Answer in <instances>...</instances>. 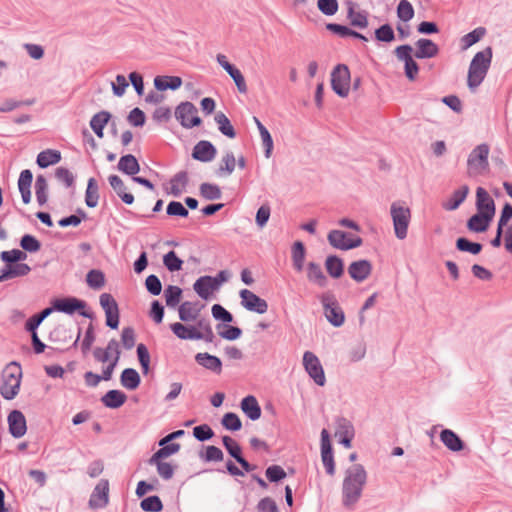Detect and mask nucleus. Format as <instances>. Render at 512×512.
<instances>
[{"instance_id":"nucleus-1","label":"nucleus","mask_w":512,"mask_h":512,"mask_svg":"<svg viewBox=\"0 0 512 512\" xmlns=\"http://www.w3.org/2000/svg\"><path fill=\"white\" fill-rule=\"evenodd\" d=\"M366 481L367 473L362 465L354 464L346 470L342 488L345 506H351L360 499Z\"/></svg>"},{"instance_id":"nucleus-2","label":"nucleus","mask_w":512,"mask_h":512,"mask_svg":"<svg viewBox=\"0 0 512 512\" xmlns=\"http://www.w3.org/2000/svg\"><path fill=\"white\" fill-rule=\"evenodd\" d=\"M491 58V48H487L475 54L468 70L467 84L470 89L474 90L482 83L488 72Z\"/></svg>"},{"instance_id":"nucleus-3","label":"nucleus","mask_w":512,"mask_h":512,"mask_svg":"<svg viewBox=\"0 0 512 512\" xmlns=\"http://www.w3.org/2000/svg\"><path fill=\"white\" fill-rule=\"evenodd\" d=\"M120 354L119 344L115 339H111L105 349L99 347L94 349L93 356L97 362H108V365L103 369V380L109 381L112 378L114 369L120 359Z\"/></svg>"},{"instance_id":"nucleus-4","label":"nucleus","mask_w":512,"mask_h":512,"mask_svg":"<svg viewBox=\"0 0 512 512\" xmlns=\"http://www.w3.org/2000/svg\"><path fill=\"white\" fill-rule=\"evenodd\" d=\"M22 371L19 364L12 362L2 372L0 393L6 400L14 399L19 393Z\"/></svg>"},{"instance_id":"nucleus-5","label":"nucleus","mask_w":512,"mask_h":512,"mask_svg":"<svg viewBox=\"0 0 512 512\" xmlns=\"http://www.w3.org/2000/svg\"><path fill=\"white\" fill-rule=\"evenodd\" d=\"M170 328L178 338L183 340H199L203 339L206 335H212V329L205 320H200L197 326H185L182 323L176 322L171 324Z\"/></svg>"},{"instance_id":"nucleus-6","label":"nucleus","mask_w":512,"mask_h":512,"mask_svg":"<svg viewBox=\"0 0 512 512\" xmlns=\"http://www.w3.org/2000/svg\"><path fill=\"white\" fill-rule=\"evenodd\" d=\"M489 147L486 144L478 145L469 155L467 172L469 176H477L488 170Z\"/></svg>"},{"instance_id":"nucleus-7","label":"nucleus","mask_w":512,"mask_h":512,"mask_svg":"<svg viewBox=\"0 0 512 512\" xmlns=\"http://www.w3.org/2000/svg\"><path fill=\"white\" fill-rule=\"evenodd\" d=\"M395 234L399 239L407 235V228L410 221V210L402 203H393L391 206Z\"/></svg>"},{"instance_id":"nucleus-8","label":"nucleus","mask_w":512,"mask_h":512,"mask_svg":"<svg viewBox=\"0 0 512 512\" xmlns=\"http://www.w3.org/2000/svg\"><path fill=\"white\" fill-rule=\"evenodd\" d=\"M331 86L340 97H347L350 91V72L347 66L338 65L331 74Z\"/></svg>"},{"instance_id":"nucleus-9","label":"nucleus","mask_w":512,"mask_h":512,"mask_svg":"<svg viewBox=\"0 0 512 512\" xmlns=\"http://www.w3.org/2000/svg\"><path fill=\"white\" fill-rule=\"evenodd\" d=\"M321 302L324 307V314L326 319L335 327L343 325L345 316L333 295L328 293L323 294L321 297Z\"/></svg>"},{"instance_id":"nucleus-10","label":"nucleus","mask_w":512,"mask_h":512,"mask_svg":"<svg viewBox=\"0 0 512 512\" xmlns=\"http://www.w3.org/2000/svg\"><path fill=\"white\" fill-rule=\"evenodd\" d=\"M175 117L186 128L201 124V119L197 115V108L191 102H183L178 105L175 110Z\"/></svg>"},{"instance_id":"nucleus-11","label":"nucleus","mask_w":512,"mask_h":512,"mask_svg":"<svg viewBox=\"0 0 512 512\" xmlns=\"http://www.w3.org/2000/svg\"><path fill=\"white\" fill-rule=\"evenodd\" d=\"M303 365L309 376L319 386H323L326 382L324 370L318 357L310 351H306L303 355Z\"/></svg>"},{"instance_id":"nucleus-12","label":"nucleus","mask_w":512,"mask_h":512,"mask_svg":"<svg viewBox=\"0 0 512 512\" xmlns=\"http://www.w3.org/2000/svg\"><path fill=\"white\" fill-rule=\"evenodd\" d=\"M396 59L404 64L405 75L411 81L414 80L416 72V62L413 59V48L410 45H400L395 48Z\"/></svg>"},{"instance_id":"nucleus-13","label":"nucleus","mask_w":512,"mask_h":512,"mask_svg":"<svg viewBox=\"0 0 512 512\" xmlns=\"http://www.w3.org/2000/svg\"><path fill=\"white\" fill-rule=\"evenodd\" d=\"M328 241L333 247L341 250H349L362 244L360 237H350L341 230H332L328 234Z\"/></svg>"},{"instance_id":"nucleus-14","label":"nucleus","mask_w":512,"mask_h":512,"mask_svg":"<svg viewBox=\"0 0 512 512\" xmlns=\"http://www.w3.org/2000/svg\"><path fill=\"white\" fill-rule=\"evenodd\" d=\"M321 460L330 476L335 474V461L332 452V446L329 439V433L326 429L321 432Z\"/></svg>"},{"instance_id":"nucleus-15","label":"nucleus","mask_w":512,"mask_h":512,"mask_svg":"<svg viewBox=\"0 0 512 512\" xmlns=\"http://www.w3.org/2000/svg\"><path fill=\"white\" fill-rule=\"evenodd\" d=\"M109 502V482L106 479H102L95 486L90 499L89 507L92 509L104 508Z\"/></svg>"},{"instance_id":"nucleus-16","label":"nucleus","mask_w":512,"mask_h":512,"mask_svg":"<svg viewBox=\"0 0 512 512\" xmlns=\"http://www.w3.org/2000/svg\"><path fill=\"white\" fill-rule=\"evenodd\" d=\"M241 303L249 311L263 314L268 309L267 302L250 290L243 289L240 292Z\"/></svg>"},{"instance_id":"nucleus-17","label":"nucleus","mask_w":512,"mask_h":512,"mask_svg":"<svg viewBox=\"0 0 512 512\" xmlns=\"http://www.w3.org/2000/svg\"><path fill=\"white\" fill-rule=\"evenodd\" d=\"M8 425L11 435L15 438H21L27 431V423L24 414L19 410H13L8 415Z\"/></svg>"},{"instance_id":"nucleus-18","label":"nucleus","mask_w":512,"mask_h":512,"mask_svg":"<svg viewBox=\"0 0 512 512\" xmlns=\"http://www.w3.org/2000/svg\"><path fill=\"white\" fill-rule=\"evenodd\" d=\"M220 285L218 278L211 276H202L196 280L193 287L195 292L203 299H208L214 290Z\"/></svg>"},{"instance_id":"nucleus-19","label":"nucleus","mask_w":512,"mask_h":512,"mask_svg":"<svg viewBox=\"0 0 512 512\" xmlns=\"http://www.w3.org/2000/svg\"><path fill=\"white\" fill-rule=\"evenodd\" d=\"M372 272V264L368 260L352 262L348 267L350 277L356 282H363Z\"/></svg>"},{"instance_id":"nucleus-20","label":"nucleus","mask_w":512,"mask_h":512,"mask_svg":"<svg viewBox=\"0 0 512 512\" xmlns=\"http://www.w3.org/2000/svg\"><path fill=\"white\" fill-rule=\"evenodd\" d=\"M476 205H477L478 213L485 214L487 216H492V217L494 216V214H495L494 201L490 197L488 192L482 187L477 188Z\"/></svg>"},{"instance_id":"nucleus-21","label":"nucleus","mask_w":512,"mask_h":512,"mask_svg":"<svg viewBox=\"0 0 512 512\" xmlns=\"http://www.w3.org/2000/svg\"><path fill=\"white\" fill-rule=\"evenodd\" d=\"M216 152V148L212 145V143L203 140L195 145L192 156L196 160L202 162H210L215 158Z\"/></svg>"},{"instance_id":"nucleus-22","label":"nucleus","mask_w":512,"mask_h":512,"mask_svg":"<svg viewBox=\"0 0 512 512\" xmlns=\"http://www.w3.org/2000/svg\"><path fill=\"white\" fill-rule=\"evenodd\" d=\"M84 307L85 303L83 301L72 297L56 299L53 302L54 310L67 314H73Z\"/></svg>"},{"instance_id":"nucleus-23","label":"nucleus","mask_w":512,"mask_h":512,"mask_svg":"<svg viewBox=\"0 0 512 512\" xmlns=\"http://www.w3.org/2000/svg\"><path fill=\"white\" fill-rule=\"evenodd\" d=\"M31 268L25 263L7 264L0 273V282L25 276L30 272Z\"/></svg>"},{"instance_id":"nucleus-24","label":"nucleus","mask_w":512,"mask_h":512,"mask_svg":"<svg viewBox=\"0 0 512 512\" xmlns=\"http://www.w3.org/2000/svg\"><path fill=\"white\" fill-rule=\"evenodd\" d=\"M222 441L226 450L233 458H235V460L241 465V467L246 472L251 471L252 469L250 464L241 456V447L239 446V444L229 436H224Z\"/></svg>"},{"instance_id":"nucleus-25","label":"nucleus","mask_w":512,"mask_h":512,"mask_svg":"<svg viewBox=\"0 0 512 512\" xmlns=\"http://www.w3.org/2000/svg\"><path fill=\"white\" fill-rule=\"evenodd\" d=\"M468 193L469 187L467 185L461 186L443 201V208L447 211L456 210L464 202Z\"/></svg>"},{"instance_id":"nucleus-26","label":"nucleus","mask_w":512,"mask_h":512,"mask_svg":"<svg viewBox=\"0 0 512 512\" xmlns=\"http://www.w3.org/2000/svg\"><path fill=\"white\" fill-rule=\"evenodd\" d=\"M195 360L199 365L217 374H220L222 371V362L218 357L214 355L209 353H198L195 356Z\"/></svg>"},{"instance_id":"nucleus-27","label":"nucleus","mask_w":512,"mask_h":512,"mask_svg":"<svg viewBox=\"0 0 512 512\" xmlns=\"http://www.w3.org/2000/svg\"><path fill=\"white\" fill-rule=\"evenodd\" d=\"M241 409L242 411L251 419L258 420L261 416V408L257 399L252 396H246L241 401Z\"/></svg>"},{"instance_id":"nucleus-28","label":"nucleus","mask_w":512,"mask_h":512,"mask_svg":"<svg viewBox=\"0 0 512 512\" xmlns=\"http://www.w3.org/2000/svg\"><path fill=\"white\" fill-rule=\"evenodd\" d=\"M188 183V175L186 172L177 173L169 182V186L166 188L169 194L173 196L181 195L185 190Z\"/></svg>"},{"instance_id":"nucleus-29","label":"nucleus","mask_w":512,"mask_h":512,"mask_svg":"<svg viewBox=\"0 0 512 512\" xmlns=\"http://www.w3.org/2000/svg\"><path fill=\"white\" fill-rule=\"evenodd\" d=\"M32 179H33L32 172L28 169L23 170L20 173V176L18 179L19 191L21 193L22 200L25 204L30 203V200H31L30 186L32 183Z\"/></svg>"},{"instance_id":"nucleus-30","label":"nucleus","mask_w":512,"mask_h":512,"mask_svg":"<svg viewBox=\"0 0 512 512\" xmlns=\"http://www.w3.org/2000/svg\"><path fill=\"white\" fill-rule=\"evenodd\" d=\"M201 307L197 303L186 301L179 306L180 320L184 322L194 321L200 314Z\"/></svg>"},{"instance_id":"nucleus-31","label":"nucleus","mask_w":512,"mask_h":512,"mask_svg":"<svg viewBox=\"0 0 512 512\" xmlns=\"http://www.w3.org/2000/svg\"><path fill=\"white\" fill-rule=\"evenodd\" d=\"M109 183L124 203L130 205L134 202L133 195L126 192V186L119 176L111 175L109 177Z\"/></svg>"},{"instance_id":"nucleus-32","label":"nucleus","mask_w":512,"mask_h":512,"mask_svg":"<svg viewBox=\"0 0 512 512\" xmlns=\"http://www.w3.org/2000/svg\"><path fill=\"white\" fill-rule=\"evenodd\" d=\"M307 278L310 282L320 286L325 287L327 283V278L324 275L322 268L319 264L314 262H310L306 268Z\"/></svg>"},{"instance_id":"nucleus-33","label":"nucleus","mask_w":512,"mask_h":512,"mask_svg":"<svg viewBox=\"0 0 512 512\" xmlns=\"http://www.w3.org/2000/svg\"><path fill=\"white\" fill-rule=\"evenodd\" d=\"M154 85L160 91L176 90L181 87L182 79L178 76H157L154 79Z\"/></svg>"},{"instance_id":"nucleus-34","label":"nucleus","mask_w":512,"mask_h":512,"mask_svg":"<svg viewBox=\"0 0 512 512\" xmlns=\"http://www.w3.org/2000/svg\"><path fill=\"white\" fill-rule=\"evenodd\" d=\"M118 169L127 175L134 176L140 171V165L135 156L128 154L120 158Z\"/></svg>"},{"instance_id":"nucleus-35","label":"nucleus","mask_w":512,"mask_h":512,"mask_svg":"<svg viewBox=\"0 0 512 512\" xmlns=\"http://www.w3.org/2000/svg\"><path fill=\"white\" fill-rule=\"evenodd\" d=\"M443 444L451 451L457 452L463 449V442L452 430L445 429L440 434Z\"/></svg>"},{"instance_id":"nucleus-36","label":"nucleus","mask_w":512,"mask_h":512,"mask_svg":"<svg viewBox=\"0 0 512 512\" xmlns=\"http://www.w3.org/2000/svg\"><path fill=\"white\" fill-rule=\"evenodd\" d=\"M110 117L111 115L107 111H101L92 117L90 121V127L99 138H103V130L110 120Z\"/></svg>"},{"instance_id":"nucleus-37","label":"nucleus","mask_w":512,"mask_h":512,"mask_svg":"<svg viewBox=\"0 0 512 512\" xmlns=\"http://www.w3.org/2000/svg\"><path fill=\"white\" fill-rule=\"evenodd\" d=\"M126 399L127 397L122 391L110 390L102 397L101 400L106 407L115 409L122 406Z\"/></svg>"},{"instance_id":"nucleus-38","label":"nucleus","mask_w":512,"mask_h":512,"mask_svg":"<svg viewBox=\"0 0 512 512\" xmlns=\"http://www.w3.org/2000/svg\"><path fill=\"white\" fill-rule=\"evenodd\" d=\"M214 120L218 125L219 131L226 137L233 139L236 137V132L230 120L223 112L216 113Z\"/></svg>"},{"instance_id":"nucleus-39","label":"nucleus","mask_w":512,"mask_h":512,"mask_svg":"<svg viewBox=\"0 0 512 512\" xmlns=\"http://www.w3.org/2000/svg\"><path fill=\"white\" fill-rule=\"evenodd\" d=\"M236 167V158L232 152H226L219 163L217 170L218 176H228L232 174Z\"/></svg>"},{"instance_id":"nucleus-40","label":"nucleus","mask_w":512,"mask_h":512,"mask_svg":"<svg viewBox=\"0 0 512 512\" xmlns=\"http://www.w3.org/2000/svg\"><path fill=\"white\" fill-rule=\"evenodd\" d=\"M121 384L128 390H135L140 384V376L135 369L127 368L121 374Z\"/></svg>"},{"instance_id":"nucleus-41","label":"nucleus","mask_w":512,"mask_h":512,"mask_svg":"<svg viewBox=\"0 0 512 512\" xmlns=\"http://www.w3.org/2000/svg\"><path fill=\"white\" fill-rule=\"evenodd\" d=\"M492 218V216L477 213L469 219L468 228L475 232H484L487 230Z\"/></svg>"},{"instance_id":"nucleus-42","label":"nucleus","mask_w":512,"mask_h":512,"mask_svg":"<svg viewBox=\"0 0 512 512\" xmlns=\"http://www.w3.org/2000/svg\"><path fill=\"white\" fill-rule=\"evenodd\" d=\"M438 46L431 40L418 39V58H431L438 54Z\"/></svg>"},{"instance_id":"nucleus-43","label":"nucleus","mask_w":512,"mask_h":512,"mask_svg":"<svg viewBox=\"0 0 512 512\" xmlns=\"http://www.w3.org/2000/svg\"><path fill=\"white\" fill-rule=\"evenodd\" d=\"M60 159H61V154L59 151L48 149V150L42 151L38 154L37 164L41 168H46L49 165L58 163L60 161Z\"/></svg>"},{"instance_id":"nucleus-44","label":"nucleus","mask_w":512,"mask_h":512,"mask_svg":"<svg viewBox=\"0 0 512 512\" xmlns=\"http://www.w3.org/2000/svg\"><path fill=\"white\" fill-rule=\"evenodd\" d=\"M99 192L98 184L94 178H90L87 183V189L85 193L86 205L90 208H94L98 205Z\"/></svg>"},{"instance_id":"nucleus-45","label":"nucleus","mask_w":512,"mask_h":512,"mask_svg":"<svg viewBox=\"0 0 512 512\" xmlns=\"http://www.w3.org/2000/svg\"><path fill=\"white\" fill-rule=\"evenodd\" d=\"M292 261L294 268L301 272L305 261V247L300 241L295 242L292 247Z\"/></svg>"},{"instance_id":"nucleus-46","label":"nucleus","mask_w":512,"mask_h":512,"mask_svg":"<svg viewBox=\"0 0 512 512\" xmlns=\"http://www.w3.org/2000/svg\"><path fill=\"white\" fill-rule=\"evenodd\" d=\"M165 459H157L156 461H152V457L149 459L150 465H155L157 468L158 474L165 480H169L174 475V466L164 461Z\"/></svg>"},{"instance_id":"nucleus-47","label":"nucleus","mask_w":512,"mask_h":512,"mask_svg":"<svg viewBox=\"0 0 512 512\" xmlns=\"http://www.w3.org/2000/svg\"><path fill=\"white\" fill-rule=\"evenodd\" d=\"M48 184L43 175H39L35 182V193L39 205H44L48 200Z\"/></svg>"},{"instance_id":"nucleus-48","label":"nucleus","mask_w":512,"mask_h":512,"mask_svg":"<svg viewBox=\"0 0 512 512\" xmlns=\"http://www.w3.org/2000/svg\"><path fill=\"white\" fill-rule=\"evenodd\" d=\"M325 267L330 276L339 278L343 274V262L336 256H329L326 259Z\"/></svg>"},{"instance_id":"nucleus-49","label":"nucleus","mask_w":512,"mask_h":512,"mask_svg":"<svg viewBox=\"0 0 512 512\" xmlns=\"http://www.w3.org/2000/svg\"><path fill=\"white\" fill-rule=\"evenodd\" d=\"M339 427L342 431L337 432L336 435H340V443H342L346 448H350L353 438V428L351 424L348 421L341 419L339 420Z\"/></svg>"},{"instance_id":"nucleus-50","label":"nucleus","mask_w":512,"mask_h":512,"mask_svg":"<svg viewBox=\"0 0 512 512\" xmlns=\"http://www.w3.org/2000/svg\"><path fill=\"white\" fill-rule=\"evenodd\" d=\"M182 290L178 286L169 285L165 291V301L167 306L175 307L179 304L181 299Z\"/></svg>"},{"instance_id":"nucleus-51","label":"nucleus","mask_w":512,"mask_h":512,"mask_svg":"<svg viewBox=\"0 0 512 512\" xmlns=\"http://www.w3.org/2000/svg\"><path fill=\"white\" fill-rule=\"evenodd\" d=\"M485 32V28L478 27L472 32L464 35L461 39L463 49H467L477 43L484 36Z\"/></svg>"},{"instance_id":"nucleus-52","label":"nucleus","mask_w":512,"mask_h":512,"mask_svg":"<svg viewBox=\"0 0 512 512\" xmlns=\"http://www.w3.org/2000/svg\"><path fill=\"white\" fill-rule=\"evenodd\" d=\"M200 194L207 200H216L221 197V190L215 184L203 183L200 186Z\"/></svg>"},{"instance_id":"nucleus-53","label":"nucleus","mask_w":512,"mask_h":512,"mask_svg":"<svg viewBox=\"0 0 512 512\" xmlns=\"http://www.w3.org/2000/svg\"><path fill=\"white\" fill-rule=\"evenodd\" d=\"M0 258L7 264H14L18 263L19 261L25 260L27 258V255L25 252L19 249H13L9 251H3L0 254Z\"/></svg>"},{"instance_id":"nucleus-54","label":"nucleus","mask_w":512,"mask_h":512,"mask_svg":"<svg viewBox=\"0 0 512 512\" xmlns=\"http://www.w3.org/2000/svg\"><path fill=\"white\" fill-rule=\"evenodd\" d=\"M163 263L169 271L175 272L182 268L183 261L174 251H170L164 255Z\"/></svg>"},{"instance_id":"nucleus-55","label":"nucleus","mask_w":512,"mask_h":512,"mask_svg":"<svg viewBox=\"0 0 512 512\" xmlns=\"http://www.w3.org/2000/svg\"><path fill=\"white\" fill-rule=\"evenodd\" d=\"M87 284L94 289H100L105 284L104 274L99 270H91L87 274Z\"/></svg>"},{"instance_id":"nucleus-56","label":"nucleus","mask_w":512,"mask_h":512,"mask_svg":"<svg viewBox=\"0 0 512 512\" xmlns=\"http://www.w3.org/2000/svg\"><path fill=\"white\" fill-rule=\"evenodd\" d=\"M222 425L231 431L240 430L242 427V423L237 414L229 412L226 413L222 418Z\"/></svg>"},{"instance_id":"nucleus-57","label":"nucleus","mask_w":512,"mask_h":512,"mask_svg":"<svg viewBox=\"0 0 512 512\" xmlns=\"http://www.w3.org/2000/svg\"><path fill=\"white\" fill-rule=\"evenodd\" d=\"M141 508L144 511L159 512L162 510L163 505L158 496H150L141 501Z\"/></svg>"},{"instance_id":"nucleus-58","label":"nucleus","mask_w":512,"mask_h":512,"mask_svg":"<svg viewBox=\"0 0 512 512\" xmlns=\"http://www.w3.org/2000/svg\"><path fill=\"white\" fill-rule=\"evenodd\" d=\"M180 450V444L171 443L162 448H160L157 452L152 455V461H156L157 459H166L173 454H176Z\"/></svg>"},{"instance_id":"nucleus-59","label":"nucleus","mask_w":512,"mask_h":512,"mask_svg":"<svg viewBox=\"0 0 512 512\" xmlns=\"http://www.w3.org/2000/svg\"><path fill=\"white\" fill-rule=\"evenodd\" d=\"M348 17L353 26L365 28L368 25V20L365 14L355 11L352 6L349 7Z\"/></svg>"},{"instance_id":"nucleus-60","label":"nucleus","mask_w":512,"mask_h":512,"mask_svg":"<svg viewBox=\"0 0 512 512\" xmlns=\"http://www.w3.org/2000/svg\"><path fill=\"white\" fill-rule=\"evenodd\" d=\"M456 246L460 251L469 252L474 255L480 253L482 249L481 244L470 242L466 238H459L456 242Z\"/></svg>"},{"instance_id":"nucleus-61","label":"nucleus","mask_w":512,"mask_h":512,"mask_svg":"<svg viewBox=\"0 0 512 512\" xmlns=\"http://www.w3.org/2000/svg\"><path fill=\"white\" fill-rule=\"evenodd\" d=\"M137 355L142 367V371L146 375L149 372L150 354L144 344L141 343L137 346Z\"/></svg>"},{"instance_id":"nucleus-62","label":"nucleus","mask_w":512,"mask_h":512,"mask_svg":"<svg viewBox=\"0 0 512 512\" xmlns=\"http://www.w3.org/2000/svg\"><path fill=\"white\" fill-rule=\"evenodd\" d=\"M397 14L401 20L408 21L413 18V6L407 0H401L397 8Z\"/></svg>"},{"instance_id":"nucleus-63","label":"nucleus","mask_w":512,"mask_h":512,"mask_svg":"<svg viewBox=\"0 0 512 512\" xmlns=\"http://www.w3.org/2000/svg\"><path fill=\"white\" fill-rule=\"evenodd\" d=\"M266 477L271 482H277L286 477L285 470L279 465H272L266 469Z\"/></svg>"},{"instance_id":"nucleus-64","label":"nucleus","mask_w":512,"mask_h":512,"mask_svg":"<svg viewBox=\"0 0 512 512\" xmlns=\"http://www.w3.org/2000/svg\"><path fill=\"white\" fill-rule=\"evenodd\" d=\"M375 37L379 41L391 42L394 40L395 35L392 27L388 24H385L375 31Z\"/></svg>"}]
</instances>
